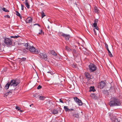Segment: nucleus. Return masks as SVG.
Masks as SVG:
<instances>
[{"label":"nucleus","mask_w":122,"mask_h":122,"mask_svg":"<svg viewBox=\"0 0 122 122\" xmlns=\"http://www.w3.org/2000/svg\"><path fill=\"white\" fill-rule=\"evenodd\" d=\"M42 87L41 86H40V85H39L37 87V89H41Z\"/></svg>","instance_id":"obj_37"},{"label":"nucleus","mask_w":122,"mask_h":122,"mask_svg":"<svg viewBox=\"0 0 122 122\" xmlns=\"http://www.w3.org/2000/svg\"><path fill=\"white\" fill-rule=\"evenodd\" d=\"M95 28L94 29H95V30L96 29L97 30H98L99 28H98V27L97 26L96 27H95Z\"/></svg>","instance_id":"obj_43"},{"label":"nucleus","mask_w":122,"mask_h":122,"mask_svg":"<svg viewBox=\"0 0 122 122\" xmlns=\"http://www.w3.org/2000/svg\"><path fill=\"white\" fill-rule=\"evenodd\" d=\"M32 19L30 17L27 18L26 20V23H29L32 21Z\"/></svg>","instance_id":"obj_12"},{"label":"nucleus","mask_w":122,"mask_h":122,"mask_svg":"<svg viewBox=\"0 0 122 122\" xmlns=\"http://www.w3.org/2000/svg\"><path fill=\"white\" fill-rule=\"evenodd\" d=\"M2 10H3V11L6 12H9V11L8 10L4 7H3L2 8Z\"/></svg>","instance_id":"obj_26"},{"label":"nucleus","mask_w":122,"mask_h":122,"mask_svg":"<svg viewBox=\"0 0 122 122\" xmlns=\"http://www.w3.org/2000/svg\"><path fill=\"white\" fill-rule=\"evenodd\" d=\"M99 10L97 8L96 6L94 8V12H95L98 13H99Z\"/></svg>","instance_id":"obj_14"},{"label":"nucleus","mask_w":122,"mask_h":122,"mask_svg":"<svg viewBox=\"0 0 122 122\" xmlns=\"http://www.w3.org/2000/svg\"><path fill=\"white\" fill-rule=\"evenodd\" d=\"M74 99L76 102L79 105L81 106L82 105L83 103L81 100H80L77 97H74Z\"/></svg>","instance_id":"obj_5"},{"label":"nucleus","mask_w":122,"mask_h":122,"mask_svg":"<svg viewBox=\"0 0 122 122\" xmlns=\"http://www.w3.org/2000/svg\"><path fill=\"white\" fill-rule=\"evenodd\" d=\"M89 70L91 72H93L96 71L97 67L94 64L91 63L89 66Z\"/></svg>","instance_id":"obj_3"},{"label":"nucleus","mask_w":122,"mask_h":122,"mask_svg":"<svg viewBox=\"0 0 122 122\" xmlns=\"http://www.w3.org/2000/svg\"><path fill=\"white\" fill-rule=\"evenodd\" d=\"M93 26L94 27H97V24L96 23H94L93 24Z\"/></svg>","instance_id":"obj_34"},{"label":"nucleus","mask_w":122,"mask_h":122,"mask_svg":"<svg viewBox=\"0 0 122 122\" xmlns=\"http://www.w3.org/2000/svg\"><path fill=\"white\" fill-rule=\"evenodd\" d=\"M47 73H50L52 75L53 74L52 72L51 71H48L47 72Z\"/></svg>","instance_id":"obj_44"},{"label":"nucleus","mask_w":122,"mask_h":122,"mask_svg":"<svg viewBox=\"0 0 122 122\" xmlns=\"http://www.w3.org/2000/svg\"><path fill=\"white\" fill-rule=\"evenodd\" d=\"M19 37V36H11V38H17Z\"/></svg>","instance_id":"obj_29"},{"label":"nucleus","mask_w":122,"mask_h":122,"mask_svg":"<svg viewBox=\"0 0 122 122\" xmlns=\"http://www.w3.org/2000/svg\"><path fill=\"white\" fill-rule=\"evenodd\" d=\"M98 21V19H96L94 21V23H96L97 24V22Z\"/></svg>","instance_id":"obj_36"},{"label":"nucleus","mask_w":122,"mask_h":122,"mask_svg":"<svg viewBox=\"0 0 122 122\" xmlns=\"http://www.w3.org/2000/svg\"><path fill=\"white\" fill-rule=\"evenodd\" d=\"M93 31H94V33L96 35H97V33L95 29H93Z\"/></svg>","instance_id":"obj_38"},{"label":"nucleus","mask_w":122,"mask_h":122,"mask_svg":"<svg viewBox=\"0 0 122 122\" xmlns=\"http://www.w3.org/2000/svg\"><path fill=\"white\" fill-rule=\"evenodd\" d=\"M64 108L66 112H69V109L68 108V107L66 106H64Z\"/></svg>","instance_id":"obj_17"},{"label":"nucleus","mask_w":122,"mask_h":122,"mask_svg":"<svg viewBox=\"0 0 122 122\" xmlns=\"http://www.w3.org/2000/svg\"><path fill=\"white\" fill-rule=\"evenodd\" d=\"M105 46L106 48V49L107 48H108V45L107 44H105Z\"/></svg>","instance_id":"obj_40"},{"label":"nucleus","mask_w":122,"mask_h":122,"mask_svg":"<svg viewBox=\"0 0 122 122\" xmlns=\"http://www.w3.org/2000/svg\"><path fill=\"white\" fill-rule=\"evenodd\" d=\"M54 114H57L58 112L56 109H54L52 111V112Z\"/></svg>","instance_id":"obj_21"},{"label":"nucleus","mask_w":122,"mask_h":122,"mask_svg":"<svg viewBox=\"0 0 122 122\" xmlns=\"http://www.w3.org/2000/svg\"><path fill=\"white\" fill-rule=\"evenodd\" d=\"M29 50L30 52L35 54L38 53L40 51L39 50L36 49L33 46H30Z\"/></svg>","instance_id":"obj_4"},{"label":"nucleus","mask_w":122,"mask_h":122,"mask_svg":"<svg viewBox=\"0 0 122 122\" xmlns=\"http://www.w3.org/2000/svg\"><path fill=\"white\" fill-rule=\"evenodd\" d=\"M47 28H48L49 29V28H50V27L49 26V25H48Z\"/></svg>","instance_id":"obj_48"},{"label":"nucleus","mask_w":122,"mask_h":122,"mask_svg":"<svg viewBox=\"0 0 122 122\" xmlns=\"http://www.w3.org/2000/svg\"><path fill=\"white\" fill-rule=\"evenodd\" d=\"M20 82L18 80H13L10 81V85L11 86H16Z\"/></svg>","instance_id":"obj_2"},{"label":"nucleus","mask_w":122,"mask_h":122,"mask_svg":"<svg viewBox=\"0 0 122 122\" xmlns=\"http://www.w3.org/2000/svg\"><path fill=\"white\" fill-rule=\"evenodd\" d=\"M15 13L16 14L17 16H18L21 19V15L20 13H19V12L18 11H16Z\"/></svg>","instance_id":"obj_22"},{"label":"nucleus","mask_w":122,"mask_h":122,"mask_svg":"<svg viewBox=\"0 0 122 122\" xmlns=\"http://www.w3.org/2000/svg\"><path fill=\"white\" fill-rule=\"evenodd\" d=\"M100 88H102L105 85V83L103 81H102L100 82Z\"/></svg>","instance_id":"obj_9"},{"label":"nucleus","mask_w":122,"mask_h":122,"mask_svg":"<svg viewBox=\"0 0 122 122\" xmlns=\"http://www.w3.org/2000/svg\"><path fill=\"white\" fill-rule=\"evenodd\" d=\"M91 96L92 98L94 99H96L98 98V97L95 94H92L91 95Z\"/></svg>","instance_id":"obj_10"},{"label":"nucleus","mask_w":122,"mask_h":122,"mask_svg":"<svg viewBox=\"0 0 122 122\" xmlns=\"http://www.w3.org/2000/svg\"><path fill=\"white\" fill-rule=\"evenodd\" d=\"M20 112H22V110H20Z\"/></svg>","instance_id":"obj_47"},{"label":"nucleus","mask_w":122,"mask_h":122,"mask_svg":"<svg viewBox=\"0 0 122 122\" xmlns=\"http://www.w3.org/2000/svg\"><path fill=\"white\" fill-rule=\"evenodd\" d=\"M95 91V90L94 89V86H91L90 87V90L89 91H92L93 92H94Z\"/></svg>","instance_id":"obj_20"},{"label":"nucleus","mask_w":122,"mask_h":122,"mask_svg":"<svg viewBox=\"0 0 122 122\" xmlns=\"http://www.w3.org/2000/svg\"><path fill=\"white\" fill-rule=\"evenodd\" d=\"M73 116L75 117L76 118H78L79 117V115L78 114H74L73 115Z\"/></svg>","instance_id":"obj_24"},{"label":"nucleus","mask_w":122,"mask_h":122,"mask_svg":"<svg viewBox=\"0 0 122 122\" xmlns=\"http://www.w3.org/2000/svg\"><path fill=\"white\" fill-rule=\"evenodd\" d=\"M65 49L68 51H70L71 50V49L67 46H66Z\"/></svg>","instance_id":"obj_28"},{"label":"nucleus","mask_w":122,"mask_h":122,"mask_svg":"<svg viewBox=\"0 0 122 122\" xmlns=\"http://www.w3.org/2000/svg\"><path fill=\"white\" fill-rule=\"evenodd\" d=\"M59 100H60V102H61V103H64L63 101L62 100H61V99H59Z\"/></svg>","instance_id":"obj_41"},{"label":"nucleus","mask_w":122,"mask_h":122,"mask_svg":"<svg viewBox=\"0 0 122 122\" xmlns=\"http://www.w3.org/2000/svg\"><path fill=\"white\" fill-rule=\"evenodd\" d=\"M29 44L28 43H25L24 45V46L25 47L26 49H27L29 48L30 46H29Z\"/></svg>","instance_id":"obj_19"},{"label":"nucleus","mask_w":122,"mask_h":122,"mask_svg":"<svg viewBox=\"0 0 122 122\" xmlns=\"http://www.w3.org/2000/svg\"><path fill=\"white\" fill-rule=\"evenodd\" d=\"M26 58H25L23 57L21 59V61H25V60Z\"/></svg>","instance_id":"obj_33"},{"label":"nucleus","mask_w":122,"mask_h":122,"mask_svg":"<svg viewBox=\"0 0 122 122\" xmlns=\"http://www.w3.org/2000/svg\"><path fill=\"white\" fill-rule=\"evenodd\" d=\"M10 92V93H11V92Z\"/></svg>","instance_id":"obj_50"},{"label":"nucleus","mask_w":122,"mask_h":122,"mask_svg":"<svg viewBox=\"0 0 122 122\" xmlns=\"http://www.w3.org/2000/svg\"><path fill=\"white\" fill-rule=\"evenodd\" d=\"M16 109L18 111H20V108L18 106H16L15 107Z\"/></svg>","instance_id":"obj_32"},{"label":"nucleus","mask_w":122,"mask_h":122,"mask_svg":"<svg viewBox=\"0 0 122 122\" xmlns=\"http://www.w3.org/2000/svg\"><path fill=\"white\" fill-rule=\"evenodd\" d=\"M5 17H7L8 18H10V16L9 15H5L4 16Z\"/></svg>","instance_id":"obj_35"},{"label":"nucleus","mask_w":122,"mask_h":122,"mask_svg":"<svg viewBox=\"0 0 122 122\" xmlns=\"http://www.w3.org/2000/svg\"><path fill=\"white\" fill-rule=\"evenodd\" d=\"M33 105V104H31V105H30V107H31V105Z\"/></svg>","instance_id":"obj_49"},{"label":"nucleus","mask_w":122,"mask_h":122,"mask_svg":"<svg viewBox=\"0 0 122 122\" xmlns=\"http://www.w3.org/2000/svg\"><path fill=\"white\" fill-rule=\"evenodd\" d=\"M46 97L42 96H40L39 97V98L40 100H43L45 99Z\"/></svg>","instance_id":"obj_16"},{"label":"nucleus","mask_w":122,"mask_h":122,"mask_svg":"<svg viewBox=\"0 0 122 122\" xmlns=\"http://www.w3.org/2000/svg\"><path fill=\"white\" fill-rule=\"evenodd\" d=\"M34 96L36 98L39 97V95L38 94H35L34 95Z\"/></svg>","instance_id":"obj_30"},{"label":"nucleus","mask_w":122,"mask_h":122,"mask_svg":"<svg viewBox=\"0 0 122 122\" xmlns=\"http://www.w3.org/2000/svg\"><path fill=\"white\" fill-rule=\"evenodd\" d=\"M107 49L108 51V52H109V51H110L108 48H107Z\"/></svg>","instance_id":"obj_46"},{"label":"nucleus","mask_w":122,"mask_h":122,"mask_svg":"<svg viewBox=\"0 0 122 122\" xmlns=\"http://www.w3.org/2000/svg\"><path fill=\"white\" fill-rule=\"evenodd\" d=\"M112 120L113 122H119V121H118L117 119L116 118H113L112 119Z\"/></svg>","instance_id":"obj_23"},{"label":"nucleus","mask_w":122,"mask_h":122,"mask_svg":"<svg viewBox=\"0 0 122 122\" xmlns=\"http://www.w3.org/2000/svg\"><path fill=\"white\" fill-rule=\"evenodd\" d=\"M24 3L26 7L28 9L30 8V5H29L28 2V0H25Z\"/></svg>","instance_id":"obj_13"},{"label":"nucleus","mask_w":122,"mask_h":122,"mask_svg":"<svg viewBox=\"0 0 122 122\" xmlns=\"http://www.w3.org/2000/svg\"><path fill=\"white\" fill-rule=\"evenodd\" d=\"M69 109V112L70 111H72L74 110L72 109Z\"/></svg>","instance_id":"obj_42"},{"label":"nucleus","mask_w":122,"mask_h":122,"mask_svg":"<svg viewBox=\"0 0 122 122\" xmlns=\"http://www.w3.org/2000/svg\"><path fill=\"white\" fill-rule=\"evenodd\" d=\"M38 25L39 26H40V25L38 24H35L34 25Z\"/></svg>","instance_id":"obj_45"},{"label":"nucleus","mask_w":122,"mask_h":122,"mask_svg":"<svg viewBox=\"0 0 122 122\" xmlns=\"http://www.w3.org/2000/svg\"><path fill=\"white\" fill-rule=\"evenodd\" d=\"M108 53L110 57H112L113 56L112 55V54L111 52L110 51H109V52H108Z\"/></svg>","instance_id":"obj_31"},{"label":"nucleus","mask_w":122,"mask_h":122,"mask_svg":"<svg viewBox=\"0 0 122 122\" xmlns=\"http://www.w3.org/2000/svg\"><path fill=\"white\" fill-rule=\"evenodd\" d=\"M41 17L42 18L45 16V15L44 14V13L43 11H41Z\"/></svg>","instance_id":"obj_27"},{"label":"nucleus","mask_w":122,"mask_h":122,"mask_svg":"<svg viewBox=\"0 0 122 122\" xmlns=\"http://www.w3.org/2000/svg\"><path fill=\"white\" fill-rule=\"evenodd\" d=\"M121 102L120 100L114 98L110 102L109 105L111 107L120 106L121 105Z\"/></svg>","instance_id":"obj_1"},{"label":"nucleus","mask_w":122,"mask_h":122,"mask_svg":"<svg viewBox=\"0 0 122 122\" xmlns=\"http://www.w3.org/2000/svg\"><path fill=\"white\" fill-rule=\"evenodd\" d=\"M61 35L63 37L65 38L66 41L68 40L70 37L69 35L63 33H62Z\"/></svg>","instance_id":"obj_8"},{"label":"nucleus","mask_w":122,"mask_h":122,"mask_svg":"<svg viewBox=\"0 0 122 122\" xmlns=\"http://www.w3.org/2000/svg\"><path fill=\"white\" fill-rule=\"evenodd\" d=\"M51 53L52 55L55 56H56L57 54L54 50H51Z\"/></svg>","instance_id":"obj_18"},{"label":"nucleus","mask_w":122,"mask_h":122,"mask_svg":"<svg viewBox=\"0 0 122 122\" xmlns=\"http://www.w3.org/2000/svg\"><path fill=\"white\" fill-rule=\"evenodd\" d=\"M4 42L7 45L10 46L12 44V41L9 38H6L4 40Z\"/></svg>","instance_id":"obj_6"},{"label":"nucleus","mask_w":122,"mask_h":122,"mask_svg":"<svg viewBox=\"0 0 122 122\" xmlns=\"http://www.w3.org/2000/svg\"><path fill=\"white\" fill-rule=\"evenodd\" d=\"M10 86L11 85H10V83H9V82H8L5 85V88L6 89H8L9 86Z\"/></svg>","instance_id":"obj_15"},{"label":"nucleus","mask_w":122,"mask_h":122,"mask_svg":"<svg viewBox=\"0 0 122 122\" xmlns=\"http://www.w3.org/2000/svg\"><path fill=\"white\" fill-rule=\"evenodd\" d=\"M21 10H24V6L22 4H21Z\"/></svg>","instance_id":"obj_39"},{"label":"nucleus","mask_w":122,"mask_h":122,"mask_svg":"<svg viewBox=\"0 0 122 122\" xmlns=\"http://www.w3.org/2000/svg\"><path fill=\"white\" fill-rule=\"evenodd\" d=\"M40 57L41 58L44 59L45 60L47 59V56L46 54H44L43 53H41L40 54Z\"/></svg>","instance_id":"obj_7"},{"label":"nucleus","mask_w":122,"mask_h":122,"mask_svg":"<svg viewBox=\"0 0 122 122\" xmlns=\"http://www.w3.org/2000/svg\"><path fill=\"white\" fill-rule=\"evenodd\" d=\"M85 76L86 77V78H87L89 80H90V79H91L92 78L91 77L89 73L88 72H85Z\"/></svg>","instance_id":"obj_11"},{"label":"nucleus","mask_w":122,"mask_h":122,"mask_svg":"<svg viewBox=\"0 0 122 122\" xmlns=\"http://www.w3.org/2000/svg\"><path fill=\"white\" fill-rule=\"evenodd\" d=\"M39 30V32L38 33V34L42 35V34H44L43 32L42 31L41 29H40Z\"/></svg>","instance_id":"obj_25"}]
</instances>
